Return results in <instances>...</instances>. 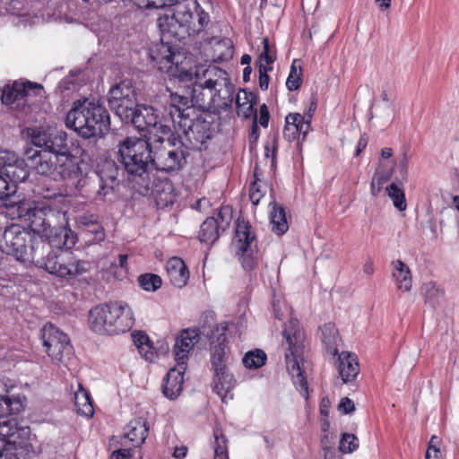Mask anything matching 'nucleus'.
Returning a JSON list of instances; mask_svg holds the SVG:
<instances>
[{
    "label": "nucleus",
    "instance_id": "f257e3e1",
    "mask_svg": "<svg viewBox=\"0 0 459 459\" xmlns=\"http://www.w3.org/2000/svg\"><path fill=\"white\" fill-rule=\"evenodd\" d=\"M31 142L42 149L30 157L38 174L76 181V188L90 199L106 201L114 195L119 183V169L114 161L106 160L98 170L83 176L80 157L84 150L65 132H33Z\"/></svg>",
    "mask_w": 459,
    "mask_h": 459
},
{
    "label": "nucleus",
    "instance_id": "f03ea898",
    "mask_svg": "<svg viewBox=\"0 0 459 459\" xmlns=\"http://www.w3.org/2000/svg\"><path fill=\"white\" fill-rule=\"evenodd\" d=\"M182 83L192 84V101L203 111L220 114L231 108L235 87L225 70L199 65L193 70V80Z\"/></svg>",
    "mask_w": 459,
    "mask_h": 459
},
{
    "label": "nucleus",
    "instance_id": "7ed1b4c3",
    "mask_svg": "<svg viewBox=\"0 0 459 459\" xmlns=\"http://www.w3.org/2000/svg\"><path fill=\"white\" fill-rule=\"evenodd\" d=\"M65 126L83 138L103 136L110 128L108 110L95 100H77L66 115Z\"/></svg>",
    "mask_w": 459,
    "mask_h": 459
},
{
    "label": "nucleus",
    "instance_id": "20e7f679",
    "mask_svg": "<svg viewBox=\"0 0 459 459\" xmlns=\"http://www.w3.org/2000/svg\"><path fill=\"white\" fill-rule=\"evenodd\" d=\"M134 324L132 309L124 301L94 307L89 313L90 328L100 334H118L129 331Z\"/></svg>",
    "mask_w": 459,
    "mask_h": 459
},
{
    "label": "nucleus",
    "instance_id": "39448f33",
    "mask_svg": "<svg viewBox=\"0 0 459 459\" xmlns=\"http://www.w3.org/2000/svg\"><path fill=\"white\" fill-rule=\"evenodd\" d=\"M282 336L287 345L285 368L289 373H307L313 370L308 343L298 319L290 318L283 326Z\"/></svg>",
    "mask_w": 459,
    "mask_h": 459
},
{
    "label": "nucleus",
    "instance_id": "423d86ee",
    "mask_svg": "<svg viewBox=\"0 0 459 459\" xmlns=\"http://www.w3.org/2000/svg\"><path fill=\"white\" fill-rule=\"evenodd\" d=\"M0 248L7 255H13L22 263L35 264L41 251H48L49 247L42 240L33 241L31 234L18 224L7 227L0 240Z\"/></svg>",
    "mask_w": 459,
    "mask_h": 459
},
{
    "label": "nucleus",
    "instance_id": "0eeeda50",
    "mask_svg": "<svg viewBox=\"0 0 459 459\" xmlns=\"http://www.w3.org/2000/svg\"><path fill=\"white\" fill-rule=\"evenodd\" d=\"M117 159L133 178H143L153 168L151 143L137 137H126L117 144Z\"/></svg>",
    "mask_w": 459,
    "mask_h": 459
},
{
    "label": "nucleus",
    "instance_id": "6e6552de",
    "mask_svg": "<svg viewBox=\"0 0 459 459\" xmlns=\"http://www.w3.org/2000/svg\"><path fill=\"white\" fill-rule=\"evenodd\" d=\"M4 206L6 216L12 220L24 218L30 230L39 236L50 232V227L56 223L60 217V212L48 205L31 207L30 204L21 198L10 200Z\"/></svg>",
    "mask_w": 459,
    "mask_h": 459
},
{
    "label": "nucleus",
    "instance_id": "1a4fd4ad",
    "mask_svg": "<svg viewBox=\"0 0 459 459\" xmlns=\"http://www.w3.org/2000/svg\"><path fill=\"white\" fill-rule=\"evenodd\" d=\"M41 340L45 351L51 360L63 367L62 372L74 370L73 365L76 359L73 356V347L66 333L52 324H47L41 329Z\"/></svg>",
    "mask_w": 459,
    "mask_h": 459
},
{
    "label": "nucleus",
    "instance_id": "9d476101",
    "mask_svg": "<svg viewBox=\"0 0 459 459\" xmlns=\"http://www.w3.org/2000/svg\"><path fill=\"white\" fill-rule=\"evenodd\" d=\"M0 435V459H20L33 451L30 427L20 426L14 419L6 420Z\"/></svg>",
    "mask_w": 459,
    "mask_h": 459
},
{
    "label": "nucleus",
    "instance_id": "9b49d317",
    "mask_svg": "<svg viewBox=\"0 0 459 459\" xmlns=\"http://www.w3.org/2000/svg\"><path fill=\"white\" fill-rule=\"evenodd\" d=\"M35 265L60 278L73 279L86 271L85 264L68 250L41 251Z\"/></svg>",
    "mask_w": 459,
    "mask_h": 459
},
{
    "label": "nucleus",
    "instance_id": "f8f14e48",
    "mask_svg": "<svg viewBox=\"0 0 459 459\" xmlns=\"http://www.w3.org/2000/svg\"><path fill=\"white\" fill-rule=\"evenodd\" d=\"M150 57L157 68L169 75L170 83L173 80L187 82L193 80V69L188 66L186 58L179 53L171 51L168 44L160 43L150 52Z\"/></svg>",
    "mask_w": 459,
    "mask_h": 459
},
{
    "label": "nucleus",
    "instance_id": "ddd939ff",
    "mask_svg": "<svg viewBox=\"0 0 459 459\" xmlns=\"http://www.w3.org/2000/svg\"><path fill=\"white\" fill-rule=\"evenodd\" d=\"M165 135H159L152 140L157 143L152 151L153 168L166 171H178L186 162L187 152L181 141L164 139Z\"/></svg>",
    "mask_w": 459,
    "mask_h": 459
},
{
    "label": "nucleus",
    "instance_id": "4468645a",
    "mask_svg": "<svg viewBox=\"0 0 459 459\" xmlns=\"http://www.w3.org/2000/svg\"><path fill=\"white\" fill-rule=\"evenodd\" d=\"M29 176L25 161L18 158L15 152L8 150H0V178L7 184L6 189L4 188L3 194L6 195L4 198L3 204L9 203L10 200H15L20 196L16 194V184L24 181Z\"/></svg>",
    "mask_w": 459,
    "mask_h": 459
},
{
    "label": "nucleus",
    "instance_id": "2eb2a0df",
    "mask_svg": "<svg viewBox=\"0 0 459 459\" xmlns=\"http://www.w3.org/2000/svg\"><path fill=\"white\" fill-rule=\"evenodd\" d=\"M233 247L243 268L247 271L253 270L257 264L258 257L255 236L248 222H237Z\"/></svg>",
    "mask_w": 459,
    "mask_h": 459
},
{
    "label": "nucleus",
    "instance_id": "dca6fc26",
    "mask_svg": "<svg viewBox=\"0 0 459 459\" xmlns=\"http://www.w3.org/2000/svg\"><path fill=\"white\" fill-rule=\"evenodd\" d=\"M166 91L169 93L168 112L176 126L181 119L189 117L194 111L195 105L190 96L189 84L180 83L178 80H173L170 83L169 79Z\"/></svg>",
    "mask_w": 459,
    "mask_h": 459
},
{
    "label": "nucleus",
    "instance_id": "f3484780",
    "mask_svg": "<svg viewBox=\"0 0 459 459\" xmlns=\"http://www.w3.org/2000/svg\"><path fill=\"white\" fill-rule=\"evenodd\" d=\"M132 113L128 116V119L123 122L134 125L139 131H146L150 140L158 137L159 134L162 135L169 134L170 128L159 121V116L152 107L136 105Z\"/></svg>",
    "mask_w": 459,
    "mask_h": 459
},
{
    "label": "nucleus",
    "instance_id": "a211bd4d",
    "mask_svg": "<svg viewBox=\"0 0 459 459\" xmlns=\"http://www.w3.org/2000/svg\"><path fill=\"white\" fill-rule=\"evenodd\" d=\"M108 102L110 109L121 119L127 120L136 107V93L131 81L124 80L108 91Z\"/></svg>",
    "mask_w": 459,
    "mask_h": 459
},
{
    "label": "nucleus",
    "instance_id": "6ab92c4d",
    "mask_svg": "<svg viewBox=\"0 0 459 459\" xmlns=\"http://www.w3.org/2000/svg\"><path fill=\"white\" fill-rule=\"evenodd\" d=\"M176 132L186 137L192 148H198L211 138L210 124L204 120L185 117L174 126Z\"/></svg>",
    "mask_w": 459,
    "mask_h": 459
},
{
    "label": "nucleus",
    "instance_id": "aec40b11",
    "mask_svg": "<svg viewBox=\"0 0 459 459\" xmlns=\"http://www.w3.org/2000/svg\"><path fill=\"white\" fill-rule=\"evenodd\" d=\"M198 341V330L186 329L181 332L174 345V355L177 365L171 368L168 373H185L189 354Z\"/></svg>",
    "mask_w": 459,
    "mask_h": 459
},
{
    "label": "nucleus",
    "instance_id": "412c9836",
    "mask_svg": "<svg viewBox=\"0 0 459 459\" xmlns=\"http://www.w3.org/2000/svg\"><path fill=\"white\" fill-rule=\"evenodd\" d=\"M231 221V211L229 207H222L217 216L207 218L201 225L199 239L206 244H213L219 238L221 232L229 228Z\"/></svg>",
    "mask_w": 459,
    "mask_h": 459
},
{
    "label": "nucleus",
    "instance_id": "4be33fe9",
    "mask_svg": "<svg viewBox=\"0 0 459 459\" xmlns=\"http://www.w3.org/2000/svg\"><path fill=\"white\" fill-rule=\"evenodd\" d=\"M211 361L215 373H224L230 369L232 359L230 355L226 333H221L211 342Z\"/></svg>",
    "mask_w": 459,
    "mask_h": 459
},
{
    "label": "nucleus",
    "instance_id": "5701e85b",
    "mask_svg": "<svg viewBox=\"0 0 459 459\" xmlns=\"http://www.w3.org/2000/svg\"><path fill=\"white\" fill-rule=\"evenodd\" d=\"M41 237L48 238V242L45 243L43 241V243L49 247V250L51 247L57 248L58 251L63 250V247H65L67 250L75 244V237L72 230L65 227L56 226V223L50 227V232L42 234Z\"/></svg>",
    "mask_w": 459,
    "mask_h": 459
},
{
    "label": "nucleus",
    "instance_id": "b1692460",
    "mask_svg": "<svg viewBox=\"0 0 459 459\" xmlns=\"http://www.w3.org/2000/svg\"><path fill=\"white\" fill-rule=\"evenodd\" d=\"M173 11V16L178 22V27L186 28L190 33L194 13L199 6L196 0H180L177 3Z\"/></svg>",
    "mask_w": 459,
    "mask_h": 459
},
{
    "label": "nucleus",
    "instance_id": "393cba45",
    "mask_svg": "<svg viewBox=\"0 0 459 459\" xmlns=\"http://www.w3.org/2000/svg\"><path fill=\"white\" fill-rule=\"evenodd\" d=\"M166 271L170 282L178 287H184L189 279V272L185 262L179 257H172L166 264Z\"/></svg>",
    "mask_w": 459,
    "mask_h": 459
},
{
    "label": "nucleus",
    "instance_id": "a878e982",
    "mask_svg": "<svg viewBox=\"0 0 459 459\" xmlns=\"http://www.w3.org/2000/svg\"><path fill=\"white\" fill-rule=\"evenodd\" d=\"M149 432V423L145 418L138 417L129 421L126 426L125 437H126L134 446H142Z\"/></svg>",
    "mask_w": 459,
    "mask_h": 459
},
{
    "label": "nucleus",
    "instance_id": "bb28decb",
    "mask_svg": "<svg viewBox=\"0 0 459 459\" xmlns=\"http://www.w3.org/2000/svg\"><path fill=\"white\" fill-rule=\"evenodd\" d=\"M132 338L140 355L146 361L151 363L154 362L158 358V353L150 342L149 336L142 331H134L132 333Z\"/></svg>",
    "mask_w": 459,
    "mask_h": 459
},
{
    "label": "nucleus",
    "instance_id": "cd10ccee",
    "mask_svg": "<svg viewBox=\"0 0 459 459\" xmlns=\"http://www.w3.org/2000/svg\"><path fill=\"white\" fill-rule=\"evenodd\" d=\"M236 385L234 375H214L212 390L221 397L222 403L233 398L232 390Z\"/></svg>",
    "mask_w": 459,
    "mask_h": 459
},
{
    "label": "nucleus",
    "instance_id": "c85d7f7f",
    "mask_svg": "<svg viewBox=\"0 0 459 459\" xmlns=\"http://www.w3.org/2000/svg\"><path fill=\"white\" fill-rule=\"evenodd\" d=\"M321 341L325 351L333 358L338 354L339 335L333 324L328 323L320 328Z\"/></svg>",
    "mask_w": 459,
    "mask_h": 459
},
{
    "label": "nucleus",
    "instance_id": "c756f323",
    "mask_svg": "<svg viewBox=\"0 0 459 459\" xmlns=\"http://www.w3.org/2000/svg\"><path fill=\"white\" fill-rule=\"evenodd\" d=\"M25 88L22 83L15 82L12 86H5L1 96L2 103L11 108L25 105L22 92Z\"/></svg>",
    "mask_w": 459,
    "mask_h": 459
},
{
    "label": "nucleus",
    "instance_id": "7c9ffc66",
    "mask_svg": "<svg viewBox=\"0 0 459 459\" xmlns=\"http://www.w3.org/2000/svg\"><path fill=\"white\" fill-rule=\"evenodd\" d=\"M185 375H165L162 380V394L169 400L177 399L183 390Z\"/></svg>",
    "mask_w": 459,
    "mask_h": 459
},
{
    "label": "nucleus",
    "instance_id": "2f4dec72",
    "mask_svg": "<svg viewBox=\"0 0 459 459\" xmlns=\"http://www.w3.org/2000/svg\"><path fill=\"white\" fill-rule=\"evenodd\" d=\"M394 266L393 278L396 281L397 288L403 291L411 289V276L408 266L401 260L392 263Z\"/></svg>",
    "mask_w": 459,
    "mask_h": 459
},
{
    "label": "nucleus",
    "instance_id": "473e14b6",
    "mask_svg": "<svg viewBox=\"0 0 459 459\" xmlns=\"http://www.w3.org/2000/svg\"><path fill=\"white\" fill-rule=\"evenodd\" d=\"M271 204L273 205L272 211L270 212L272 230L277 235H282L289 229L284 208L278 206L276 203Z\"/></svg>",
    "mask_w": 459,
    "mask_h": 459
},
{
    "label": "nucleus",
    "instance_id": "72a5a7b5",
    "mask_svg": "<svg viewBox=\"0 0 459 459\" xmlns=\"http://www.w3.org/2000/svg\"><path fill=\"white\" fill-rule=\"evenodd\" d=\"M75 405L77 412L86 417H92L94 414V408L90 396V394L79 384V390L74 395Z\"/></svg>",
    "mask_w": 459,
    "mask_h": 459
},
{
    "label": "nucleus",
    "instance_id": "f704fd0d",
    "mask_svg": "<svg viewBox=\"0 0 459 459\" xmlns=\"http://www.w3.org/2000/svg\"><path fill=\"white\" fill-rule=\"evenodd\" d=\"M254 95L246 90H240L236 96V105L238 108V115L246 118L252 114L255 105Z\"/></svg>",
    "mask_w": 459,
    "mask_h": 459
},
{
    "label": "nucleus",
    "instance_id": "c9c22d12",
    "mask_svg": "<svg viewBox=\"0 0 459 459\" xmlns=\"http://www.w3.org/2000/svg\"><path fill=\"white\" fill-rule=\"evenodd\" d=\"M339 373H359V364L356 354L343 351L337 358Z\"/></svg>",
    "mask_w": 459,
    "mask_h": 459
},
{
    "label": "nucleus",
    "instance_id": "e433bc0d",
    "mask_svg": "<svg viewBox=\"0 0 459 459\" xmlns=\"http://www.w3.org/2000/svg\"><path fill=\"white\" fill-rule=\"evenodd\" d=\"M213 448H214V458L213 459H230L228 450V439L224 435L221 427H215L213 429Z\"/></svg>",
    "mask_w": 459,
    "mask_h": 459
},
{
    "label": "nucleus",
    "instance_id": "4c0bfd02",
    "mask_svg": "<svg viewBox=\"0 0 459 459\" xmlns=\"http://www.w3.org/2000/svg\"><path fill=\"white\" fill-rule=\"evenodd\" d=\"M266 360L267 355L261 349L247 351L242 359L245 368L250 370L260 368L266 363Z\"/></svg>",
    "mask_w": 459,
    "mask_h": 459
},
{
    "label": "nucleus",
    "instance_id": "58836bf2",
    "mask_svg": "<svg viewBox=\"0 0 459 459\" xmlns=\"http://www.w3.org/2000/svg\"><path fill=\"white\" fill-rule=\"evenodd\" d=\"M388 196L392 199L394 206L400 212L406 210L407 204L405 195L402 188L397 186L395 183H392L386 187Z\"/></svg>",
    "mask_w": 459,
    "mask_h": 459
},
{
    "label": "nucleus",
    "instance_id": "ea45409f",
    "mask_svg": "<svg viewBox=\"0 0 459 459\" xmlns=\"http://www.w3.org/2000/svg\"><path fill=\"white\" fill-rule=\"evenodd\" d=\"M299 119V113H290L286 117L283 129V136L286 140L291 142L299 136L297 126V120Z\"/></svg>",
    "mask_w": 459,
    "mask_h": 459
},
{
    "label": "nucleus",
    "instance_id": "a19ab883",
    "mask_svg": "<svg viewBox=\"0 0 459 459\" xmlns=\"http://www.w3.org/2000/svg\"><path fill=\"white\" fill-rule=\"evenodd\" d=\"M140 286L146 291H155L161 287V278L153 273L142 274L138 278Z\"/></svg>",
    "mask_w": 459,
    "mask_h": 459
},
{
    "label": "nucleus",
    "instance_id": "79ce46f5",
    "mask_svg": "<svg viewBox=\"0 0 459 459\" xmlns=\"http://www.w3.org/2000/svg\"><path fill=\"white\" fill-rule=\"evenodd\" d=\"M297 60H294L290 65L289 76L286 81V86L289 91L298 90L302 83V69L301 66L299 68L296 65Z\"/></svg>",
    "mask_w": 459,
    "mask_h": 459
},
{
    "label": "nucleus",
    "instance_id": "37998d69",
    "mask_svg": "<svg viewBox=\"0 0 459 459\" xmlns=\"http://www.w3.org/2000/svg\"><path fill=\"white\" fill-rule=\"evenodd\" d=\"M359 438L354 434L343 433L340 439L339 450L342 454L352 453L359 447Z\"/></svg>",
    "mask_w": 459,
    "mask_h": 459
},
{
    "label": "nucleus",
    "instance_id": "c03bdc74",
    "mask_svg": "<svg viewBox=\"0 0 459 459\" xmlns=\"http://www.w3.org/2000/svg\"><path fill=\"white\" fill-rule=\"evenodd\" d=\"M177 25L178 22H176L173 14H164L158 19V27L160 28V30L162 34H178Z\"/></svg>",
    "mask_w": 459,
    "mask_h": 459
},
{
    "label": "nucleus",
    "instance_id": "a18cd8bd",
    "mask_svg": "<svg viewBox=\"0 0 459 459\" xmlns=\"http://www.w3.org/2000/svg\"><path fill=\"white\" fill-rule=\"evenodd\" d=\"M263 51L259 55V65H264L265 67L272 66L276 59L275 51L271 48L268 38L263 39Z\"/></svg>",
    "mask_w": 459,
    "mask_h": 459
},
{
    "label": "nucleus",
    "instance_id": "49530a36",
    "mask_svg": "<svg viewBox=\"0 0 459 459\" xmlns=\"http://www.w3.org/2000/svg\"><path fill=\"white\" fill-rule=\"evenodd\" d=\"M424 290L426 301L432 306L437 305L444 296V291L431 282L425 284Z\"/></svg>",
    "mask_w": 459,
    "mask_h": 459
},
{
    "label": "nucleus",
    "instance_id": "de8ad7c7",
    "mask_svg": "<svg viewBox=\"0 0 459 459\" xmlns=\"http://www.w3.org/2000/svg\"><path fill=\"white\" fill-rule=\"evenodd\" d=\"M316 109V104L312 103L309 111L307 114L301 116L299 114V119L297 120L298 132L299 135L303 134V139L306 137L307 134L310 129V121L312 118V112Z\"/></svg>",
    "mask_w": 459,
    "mask_h": 459
},
{
    "label": "nucleus",
    "instance_id": "09e8293b",
    "mask_svg": "<svg viewBox=\"0 0 459 459\" xmlns=\"http://www.w3.org/2000/svg\"><path fill=\"white\" fill-rule=\"evenodd\" d=\"M333 436L329 432L322 433L321 436V446L324 450L325 459H335V451L333 446Z\"/></svg>",
    "mask_w": 459,
    "mask_h": 459
},
{
    "label": "nucleus",
    "instance_id": "8fccbe9b",
    "mask_svg": "<svg viewBox=\"0 0 459 459\" xmlns=\"http://www.w3.org/2000/svg\"><path fill=\"white\" fill-rule=\"evenodd\" d=\"M25 88L24 92H22L24 103H28L29 99L31 97L41 96L43 93V86L39 83L26 82H22Z\"/></svg>",
    "mask_w": 459,
    "mask_h": 459
},
{
    "label": "nucleus",
    "instance_id": "3c124183",
    "mask_svg": "<svg viewBox=\"0 0 459 459\" xmlns=\"http://www.w3.org/2000/svg\"><path fill=\"white\" fill-rule=\"evenodd\" d=\"M292 381L296 386V389L307 402L309 399V388L306 375H292Z\"/></svg>",
    "mask_w": 459,
    "mask_h": 459
},
{
    "label": "nucleus",
    "instance_id": "603ef678",
    "mask_svg": "<svg viewBox=\"0 0 459 459\" xmlns=\"http://www.w3.org/2000/svg\"><path fill=\"white\" fill-rule=\"evenodd\" d=\"M264 189L262 187V185L258 183L256 180L254 181L249 189V199L254 205H257L261 200V198L264 195Z\"/></svg>",
    "mask_w": 459,
    "mask_h": 459
},
{
    "label": "nucleus",
    "instance_id": "864d4df0",
    "mask_svg": "<svg viewBox=\"0 0 459 459\" xmlns=\"http://www.w3.org/2000/svg\"><path fill=\"white\" fill-rule=\"evenodd\" d=\"M273 70V66L265 67L264 65H258L259 72V86L261 90L266 91L269 86V76L267 74L268 71Z\"/></svg>",
    "mask_w": 459,
    "mask_h": 459
},
{
    "label": "nucleus",
    "instance_id": "5fc2aeb1",
    "mask_svg": "<svg viewBox=\"0 0 459 459\" xmlns=\"http://www.w3.org/2000/svg\"><path fill=\"white\" fill-rule=\"evenodd\" d=\"M84 230L86 233H91L93 235V238H90L89 241H101L104 239L103 228L98 221Z\"/></svg>",
    "mask_w": 459,
    "mask_h": 459
},
{
    "label": "nucleus",
    "instance_id": "6e6d98bb",
    "mask_svg": "<svg viewBox=\"0 0 459 459\" xmlns=\"http://www.w3.org/2000/svg\"><path fill=\"white\" fill-rule=\"evenodd\" d=\"M146 7L148 8H164L171 6L178 3L180 0H146Z\"/></svg>",
    "mask_w": 459,
    "mask_h": 459
},
{
    "label": "nucleus",
    "instance_id": "4d7b16f0",
    "mask_svg": "<svg viewBox=\"0 0 459 459\" xmlns=\"http://www.w3.org/2000/svg\"><path fill=\"white\" fill-rule=\"evenodd\" d=\"M339 411H341L344 414L351 413L355 411V405L351 399L349 397L342 398L339 405H338Z\"/></svg>",
    "mask_w": 459,
    "mask_h": 459
},
{
    "label": "nucleus",
    "instance_id": "13d9d810",
    "mask_svg": "<svg viewBox=\"0 0 459 459\" xmlns=\"http://www.w3.org/2000/svg\"><path fill=\"white\" fill-rule=\"evenodd\" d=\"M198 25L196 26L194 22L192 23V27L190 31L195 32L200 31L206 26L209 22V14L204 12H200L198 14Z\"/></svg>",
    "mask_w": 459,
    "mask_h": 459
},
{
    "label": "nucleus",
    "instance_id": "bf43d9fd",
    "mask_svg": "<svg viewBox=\"0 0 459 459\" xmlns=\"http://www.w3.org/2000/svg\"><path fill=\"white\" fill-rule=\"evenodd\" d=\"M98 221V217L95 214H83L79 217L78 223L84 230L91 227Z\"/></svg>",
    "mask_w": 459,
    "mask_h": 459
},
{
    "label": "nucleus",
    "instance_id": "052dcab7",
    "mask_svg": "<svg viewBox=\"0 0 459 459\" xmlns=\"http://www.w3.org/2000/svg\"><path fill=\"white\" fill-rule=\"evenodd\" d=\"M133 453L131 448H121L111 453L110 459H131Z\"/></svg>",
    "mask_w": 459,
    "mask_h": 459
},
{
    "label": "nucleus",
    "instance_id": "680f3d73",
    "mask_svg": "<svg viewBox=\"0 0 459 459\" xmlns=\"http://www.w3.org/2000/svg\"><path fill=\"white\" fill-rule=\"evenodd\" d=\"M269 117H270V115H269L267 106L265 104H263L259 109V124L263 127H267L268 123H269Z\"/></svg>",
    "mask_w": 459,
    "mask_h": 459
},
{
    "label": "nucleus",
    "instance_id": "e2e57ef3",
    "mask_svg": "<svg viewBox=\"0 0 459 459\" xmlns=\"http://www.w3.org/2000/svg\"><path fill=\"white\" fill-rule=\"evenodd\" d=\"M408 157L404 154L403 159L399 162V171L403 181L407 180L408 177Z\"/></svg>",
    "mask_w": 459,
    "mask_h": 459
},
{
    "label": "nucleus",
    "instance_id": "0e129e2a",
    "mask_svg": "<svg viewBox=\"0 0 459 459\" xmlns=\"http://www.w3.org/2000/svg\"><path fill=\"white\" fill-rule=\"evenodd\" d=\"M331 402L328 397H323L320 401L319 411L322 417L329 416Z\"/></svg>",
    "mask_w": 459,
    "mask_h": 459
},
{
    "label": "nucleus",
    "instance_id": "69168bd1",
    "mask_svg": "<svg viewBox=\"0 0 459 459\" xmlns=\"http://www.w3.org/2000/svg\"><path fill=\"white\" fill-rule=\"evenodd\" d=\"M441 455L439 447H428L425 455L426 459H439Z\"/></svg>",
    "mask_w": 459,
    "mask_h": 459
},
{
    "label": "nucleus",
    "instance_id": "338daca9",
    "mask_svg": "<svg viewBox=\"0 0 459 459\" xmlns=\"http://www.w3.org/2000/svg\"><path fill=\"white\" fill-rule=\"evenodd\" d=\"M187 447L185 446H177L174 449L173 456L177 459H183L186 456Z\"/></svg>",
    "mask_w": 459,
    "mask_h": 459
},
{
    "label": "nucleus",
    "instance_id": "774afa93",
    "mask_svg": "<svg viewBox=\"0 0 459 459\" xmlns=\"http://www.w3.org/2000/svg\"><path fill=\"white\" fill-rule=\"evenodd\" d=\"M258 136H259L258 126H257L256 121L255 120L253 125H252V127H251V132L249 134V140H250V142L251 143L256 142L257 139H258Z\"/></svg>",
    "mask_w": 459,
    "mask_h": 459
}]
</instances>
